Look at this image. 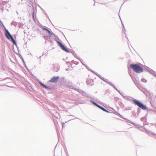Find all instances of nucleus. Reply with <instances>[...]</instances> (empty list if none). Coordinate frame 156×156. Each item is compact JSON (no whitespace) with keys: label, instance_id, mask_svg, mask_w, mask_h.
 Masks as SVG:
<instances>
[{"label":"nucleus","instance_id":"obj_1","mask_svg":"<svg viewBox=\"0 0 156 156\" xmlns=\"http://www.w3.org/2000/svg\"><path fill=\"white\" fill-rule=\"evenodd\" d=\"M123 98L124 99L130 101L132 103L134 104L135 105L138 106L140 108H141L143 110H146L148 109V108L146 105H144L141 102L138 100L129 96L123 95Z\"/></svg>","mask_w":156,"mask_h":156},{"label":"nucleus","instance_id":"obj_2","mask_svg":"<svg viewBox=\"0 0 156 156\" xmlns=\"http://www.w3.org/2000/svg\"><path fill=\"white\" fill-rule=\"evenodd\" d=\"M133 70L137 73H140L143 71L142 67L139 64H131L129 66Z\"/></svg>","mask_w":156,"mask_h":156},{"label":"nucleus","instance_id":"obj_3","mask_svg":"<svg viewBox=\"0 0 156 156\" xmlns=\"http://www.w3.org/2000/svg\"><path fill=\"white\" fill-rule=\"evenodd\" d=\"M57 43H58V46L61 48V49L65 52L68 53H72L74 57L77 58H78L77 56L76 53L73 52L72 51H69L67 48L63 45L62 43L57 41Z\"/></svg>","mask_w":156,"mask_h":156},{"label":"nucleus","instance_id":"obj_4","mask_svg":"<svg viewBox=\"0 0 156 156\" xmlns=\"http://www.w3.org/2000/svg\"><path fill=\"white\" fill-rule=\"evenodd\" d=\"M67 87L69 89H73L78 91V92H80V90L78 88L75 87V86L73 84L72 82H68L67 84Z\"/></svg>","mask_w":156,"mask_h":156},{"label":"nucleus","instance_id":"obj_5","mask_svg":"<svg viewBox=\"0 0 156 156\" xmlns=\"http://www.w3.org/2000/svg\"><path fill=\"white\" fill-rule=\"evenodd\" d=\"M5 37L9 40H12L13 38L11 34L8 30L5 29Z\"/></svg>","mask_w":156,"mask_h":156},{"label":"nucleus","instance_id":"obj_6","mask_svg":"<svg viewBox=\"0 0 156 156\" xmlns=\"http://www.w3.org/2000/svg\"><path fill=\"white\" fill-rule=\"evenodd\" d=\"M5 37L9 40H12L13 38L11 34L8 30L5 29Z\"/></svg>","mask_w":156,"mask_h":156},{"label":"nucleus","instance_id":"obj_7","mask_svg":"<svg viewBox=\"0 0 156 156\" xmlns=\"http://www.w3.org/2000/svg\"><path fill=\"white\" fill-rule=\"evenodd\" d=\"M38 83L40 85L43 87V88L47 89L48 90H52V88L50 86H46L43 83L40 81H38Z\"/></svg>","mask_w":156,"mask_h":156},{"label":"nucleus","instance_id":"obj_8","mask_svg":"<svg viewBox=\"0 0 156 156\" xmlns=\"http://www.w3.org/2000/svg\"><path fill=\"white\" fill-rule=\"evenodd\" d=\"M59 78V76H53L51 78V79L48 81L50 83H56L58 81Z\"/></svg>","mask_w":156,"mask_h":156},{"label":"nucleus","instance_id":"obj_9","mask_svg":"<svg viewBox=\"0 0 156 156\" xmlns=\"http://www.w3.org/2000/svg\"><path fill=\"white\" fill-rule=\"evenodd\" d=\"M42 30L43 31L47 32L48 34V35H49V38H50L51 37V35L53 34L54 35L55 34H53L51 32V31L47 28H43Z\"/></svg>","mask_w":156,"mask_h":156},{"label":"nucleus","instance_id":"obj_10","mask_svg":"<svg viewBox=\"0 0 156 156\" xmlns=\"http://www.w3.org/2000/svg\"><path fill=\"white\" fill-rule=\"evenodd\" d=\"M146 70H147L151 74H152L156 77V72H155L148 67H147Z\"/></svg>","mask_w":156,"mask_h":156},{"label":"nucleus","instance_id":"obj_11","mask_svg":"<svg viewBox=\"0 0 156 156\" xmlns=\"http://www.w3.org/2000/svg\"><path fill=\"white\" fill-rule=\"evenodd\" d=\"M98 107L105 112H107V113H111L110 112L107 111L106 109H105L104 107L100 106L99 105L98 106Z\"/></svg>","mask_w":156,"mask_h":156},{"label":"nucleus","instance_id":"obj_12","mask_svg":"<svg viewBox=\"0 0 156 156\" xmlns=\"http://www.w3.org/2000/svg\"><path fill=\"white\" fill-rule=\"evenodd\" d=\"M97 76L99 77L101 80L106 82L107 81V79H105L104 77H102L101 75L98 74H97Z\"/></svg>","mask_w":156,"mask_h":156},{"label":"nucleus","instance_id":"obj_13","mask_svg":"<svg viewBox=\"0 0 156 156\" xmlns=\"http://www.w3.org/2000/svg\"><path fill=\"white\" fill-rule=\"evenodd\" d=\"M82 92V94L83 96H86V97L89 98V97L88 96V95L85 92L82 91L81 90H80V92Z\"/></svg>","mask_w":156,"mask_h":156},{"label":"nucleus","instance_id":"obj_14","mask_svg":"<svg viewBox=\"0 0 156 156\" xmlns=\"http://www.w3.org/2000/svg\"><path fill=\"white\" fill-rule=\"evenodd\" d=\"M90 102L93 104H94V105H95L96 107H98L99 105H98V104H97L96 102H95L93 101L92 100H90Z\"/></svg>","mask_w":156,"mask_h":156},{"label":"nucleus","instance_id":"obj_15","mask_svg":"<svg viewBox=\"0 0 156 156\" xmlns=\"http://www.w3.org/2000/svg\"><path fill=\"white\" fill-rule=\"evenodd\" d=\"M31 8L32 9V17H33V18H34V6L32 5V7H31Z\"/></svg>","mask_w":156,"mask_h":156},{"label":"nucleus","instance_id":"obj_16","mask_svg":"<svg viewBox=\"0 0 156 156\" xmlns=\"http://www.w3.org/2000/svg\"><path fill=\"white\" fill-rule=\"evenodd\" d=\"M119 105L122 108L125 107L124 105L122 102H120L119 103Z\"/></svg>","mask_w":156,"mask_h":156},{"label":"nucleus","instance_id":"obj_17","mask_svg":"<svg viewBox=\"0 0 156 156\" xmlns=\"http://www.w3.org/2000/svg\"><path fill=\"white\" fill-rule=\"evenodd\" d=\"M106 83L109 85H110L112 87H113L114 86V84L112 83L111 82H108V81L106 82Z\"/></svg>","mask_w":156,"mask_h":156},{"label":"nucleus","instance_id":"obj_18","mask_svg":"<svg viewBox=\"0 0 156 156\" xmlns=\"http://www.w3.org/2000/svg\"><path fill=\"white\" fill-rule=\"evenodd\" d=\"M125 119L126 120L127 122H129V123H131L132 124H133L134 125H135V124L134 123H133V122L130 121L128 119H126V118Z\"/></svg>","mask_w":156,"mask_h":156},{"label":"nucleus","instance_id":"obj_19","mask_svg":"<svg viewBox=\"0 0 156 156\" xmlns=\"http://www.w3.org/2000/svg\"><path fill=\"white\" fill-rule=\"evenodd\" d=\"M90 71L91 72H92V73H93L94 74H95L97 76V74H98L96 72H95L94 71H93L92 69H91L90 70Z\"/></svg>","mask_w":156,"mask_h":156},{"label":"nucleus","instance_id":"obj_20","mask_svg":"<svg viewBox=\"0 0 156 156\" xmlns=\"http://www.w3.org/2000/svg\"><path fill=\"white\" fill-rule=\"evenodd\" d=\"M141 81L143 82L146 83L147 81V80L144 79L142 78L141 80Z\"/></svg>","mask_w":156,"mask_h":156},{"label":"nucleus","instance_id":"obj_21","mask_svg":"<svg viewBox=\"0 0 156 156\" xmlns=\"http://www.w3.org/2000/svg\"><path fill=\"white\" fill-rule=\"evenodd\" d=\"M19 57H20V58L22 59V60L23 62L24 61V60L22 56L20 54H19Z\"/></svg>","mask_w":156,"mask_h":156},{"label":"nucleus","instance_id":"obj_22","mask_svg":"<svg viewBox=\"0 0 156 156\" xmlns=\"http://www.w3.org/2000/svg\"><path fill=\"white\" fill-rule=\"evenodd\" d=\"M11 40L13 44L16 43V41L14 39V38H12Z\"/></svg>","mask_w":156,"mask_h":156},{"label":"nucleus","instance_id":"obj_23","mask_svg":"<svg viewBox=\"0 0 156 156\" xmlns=\"http://www.w3.org/2000/svg\"><path fill=\"white\" fill-rule=\"evenodd\" d=\"M11 24L12 25H14V26H16V23H15V22H12V23H11Z\"/></svg>","mask_w":156,"mask_h":156},{"label":"nucleus","instance_id":"obj_24","mask_svg":"<svg viewBox=\"0 0 156 156\" xmlns=\"http://www.w3.org/2000/svg\"><path fill=\"white\" fill-rule=\"evenodd\" d=\"M1 24H0V25H1V26H3V27L4 28V29H5H5H6V28H5V26L4 25L3 23H2Z\"/></svg>","mask_w":156,"mask_h":156},{"label":"nucleus","instance_id":"obj_25","mask_svg":"<svg viewBox=\"0 0 156 156\" xmlns=\"http://www.w3.org/2000/svg\"><path fill=\"white\" fill-rule=\"evenodd\" d=\"M86 68L89 70L90 71V70H91V69H90L89 68L88 66H87V65H85V66Z\"/></svg>","mask_w":156,"mask_h":156},{"label":"nucleus","instance_id":"obj_26","mask_svg":"<svg viewBox=\"0 0 156 156\" xmlns=\"http://www.w3.org/2000/svg\"><path fill=\"white\" fill-rule=\"evenodd\" d=\"M121 23H122V26L123 28V29H124V30H125V28L124 26V25L123 23L121 20Z\"/></svg>","mask_w":156,"mask_h":156},{"label":"nucleus","instance_id":"obj_27","mask_svg":"<svg viewBox=\"0 0 156 156\" xmlns=\"http://www.w3.org/2000/svg\"><path fill=\"white\" fill-rule=\"evenodd\" d=\"M118 114H119V115L120 117L121 118H123L124 119H125V118H123V116H122V115H121L120 114H119V113Z\"/></svg>","mask_w":156,"mask_h":156},{"label":"nucleus","instance_id":"obj_28","mask_svg":"<svg viewBox=\"0 0 156 156\" xmlns=\"http://www.w3.org/2000/svg\"><path fill=\"white\" fill-rule=\"evenodd\" d=\"M140 112V109L139 108H138L137 111V112H138V113H139Z\"/></svg>","mask_w":156,"mask_h":156},{"label":"nucleus","instance_id":"obj_29","mask_svg":"<svg viewBox=\"0 0 156 156\" xmlns=\"http://www.w3.org/2000/svg\"><path fill=\"white\" fill-rule=\"evenodd\" d=\"M77 59H79L81 62H82V60L80 58L78 57Z\"/></svg>","mask_w":156,"mask_h":156},{"label":"nucleus","instance_id":"obj_30","mask_svg":"<svg viewBox=\"0 0 156 156\" xmlns=\"http://www.w3.org/2000/svg\"><path fill=\"white\" fill-rule=\"evenodd\" d=\"M65 125V123L64 122H62V128H63V127Z\"/></svg>","mask_w":156,"mask_h":156},{"label":"nucleus","instance_id":"obj_31","mask_svg":"<svg viewBox=\"0 0 156 156\" xmlns=\"http://www.w3.org/2000/svg\"><path fill=\"white\" fill-rule=\"evenodd\" d=\"M44 39H47L48 38V37H46L45 36H44Z\"/></svg>","mask_w":156,"mask_h":156},{"label":"nucleus","instance_id":"obj_32","mask_svg":"<svg viewBox=\"0 0 156 156\" xmlns=\"http://www.w3.org/2000/svg\"><path fill=\"white\" fill-rule=\"evenodd\" d=\"M122 93H123V92H122V93L120 92L119 94L123 97V95H124L122 94Z\"/></svg>","mask_w":156,"mask_h":156},{"label":"nucleus","instance_id":"obj_33","mask_svg":"<svg viewBox=\"0 0 156 156\" xmlns=\"http://www.w3.org/2000/svg\"><path fill=\"white\" fill-rule=\"evenodd\" d=\"M14 44L16 45V46L17 47V48L18 49V47H17V44L16 42V43H15Z\"/></svg>","mask_w":156,"mask_h":156},{"label":"nucleus","instance_id":"obj_34","mask_svg":"<svg viewBox=\"0 0 156 156\" xmlns=\"http://www.w3.org/2000/svg\"><path fill=\"white\" fill-rule=\"evenodd\" d=\"M113 87L114 88V89L115 90H117V88L115 87V86H114Z\"/></svg>","mask_w":156,"mask_h":156},{"label":"nucleus","instance_id":"obj_35","mask_svg":"<svg viewBox=\"0 0 156 156\" xmlns=\"http://www.w3.org/2000/svg\"><path fill=\"white\" fill-rule=\"evenodd\" d=\"M81 63L83 65H84V66H85V65H85L84 64L83 62H81Z\"/></svg>","mask_w":156,"mask_h":156},{"label":"nucleus","instance_id":"obj_36","mask_svg":"<svg viewBox=\"0 0 156 156\" xmlns=\"http://www.w3.org/2000/svg\"><path fill=\"white\" fill-rule=\"evenodd\" d=\"M23 62V63H24V65L25 66H26V63H25V61H24V62Z\"/></svg>","mask_w":156,"mask_h":156},{"label":"nucleus","instance_id":"obj_37","mask_svg":"<svg viewBox=\"0 0 156 156\" xmlns=\"http://www.w3.org/2000/svg\"><path fill=\"white\" fill-rule=\"evenodd\" d=\"M25 67H26V69H27V70H28V68L27 67V66H25Z\"/></svg>","mask_w":156,"mask_h":156},{"label":"nucleus","instance_id":"obj_38","mask_svg":"<svg viewBox=\"0 0 156 156\" xmlns=\"http://www.w3.org/2000/svg\"><path fill=\"white\" fill-rule=\"evenodd\" d=\"M70 63V62H66L67 64Z\"/></svg>","mask_w":156,"mask_h":156},{"label":"nucleus","instance_id":"obj_39","mask_svg":"<svg viewBox=\"0 0 156 156\" xmlns=\"http://www.w3.org/2000/svg\"><path fill=\"white\" fill-rule=\"evenodd\" d=\"M69 116H72L73 117H74V116L73 115H69Z\"/></svg>","mask_w":156,"mask_h":156},{"label":"nucleus","instance_id":"obj_40","mask_svg":"<svg viewBox=\"0 0 156 156\" xmlns=\"http://www.w3.org/2000/svg\"><path fill=\"white\" fill-rule=\"evenodd\" d=\"M144 119V118H141V120H142V119Z\"/></svg>","mask_w":156,"mask_h":156},{"label":"nucleus","instance_id":"obj_41","mask_svg":"<svg viewBox=\"0 0 156 156\" xmlns=\"http://www.w3.org/2000/svg\"><path fill=\"white\" fill-rule=\"evenodd\" d=\"M0 23H1L2 22L1 21V20H0Z\"/></svg>","mask_w":156,"mask_h":156},{"label":"nucleus","instance_id":"obj_42","mask_svg":"<svg viewBox=\"0 0 156 156\" xmlns=\"http://www.w3.org/2000/svg\"><path fill=\"white\" fill-rule=\"evenodd\" d=\"M118 92H119V93H120L121 92L119 90V91H118Z\"/></svg>","mask_w":156,"mask_h":156},{"label":"nucleus","instance_id":"obj_43","mask_svg":"<svg viewBox=\"0 0 156 156\" xmlns=\"http://www.w3.org/2000/svg\"><path fill=\"white\" fill-rule=\"evenodd\" d=\"M117 92L119 91V90L117 89V90H116Z\"/></svg>","mask_w":156,"mask_h":156},{"label":"nucleus","instance_id":"obj_44","mask_svg":"<svg viewBox=\"0 0 156 156\" xmlns=\"http://www.w3.org/2000/svg\"><path fill=\"white\" fill-rule=\"evenodd\" d=\"M16 13H17V14H18V12L17 11H16Z\"/></svg>","mask_w":156,"mask_h":156},{"label":"nucleus","instance_id":"obj_45","mask_svg":"<svg viewBox=\"0 0 156 156\" xmlns=\"http://www.w3.org/2000/svg\"><path fill=\"white\" fill-rule=\"evenodd\" d=\"M155 113L156 114V111H155Z\"/></svg>","mask_w":156,"mask_h":156},{"label":"nucleus","instance_id":"obj_46","mask_svg":"<svg viewBox=\"0 0 156 156\" xmlns=\"http://www.w3.org/2000/svg\"><path fill=\"white\" fill-rule=\"evenodd\" d=\"M41 56L39 57V58H41Z\"/></svg>","mask_w":156,"mask_h":156},{"label":"nucleus","instance_id":"obj_47","mask_svg":"<svg viewBox=\"0 0 156 156\" xmlns=\"http://www.w3.org/2000/svg\"><path fill=\"white\" fill-rule=\"evenodd\" d=\"M44 14H46V15H47V14H46L45 13V12H44Z\"/></svg>","mask_w":156,"mask_h":156},{"label":"nucleus","instance_id":"obj_48","mask_svg":"<svg viewBox=\"0 0 156 156\" xmlns=\"http://www.w3.org/2000/svg\"><path fill=\"white\" fill-rule=\"evenodd\" d=\"M72 61L73 62L74 61L73 60H72Z\"/></svg>","mask_w":156,"mask_h":156},{"label":"nucleus","instance_id":"obj_49","mask_svg":"<svg viewBox=\"0 0 156 156\" xmlns=\"http://www.w3.org/2000/svg\"><path fill=\"white\" fill-rule=\"evenodd\" d=\"M155 136H156V134H155Z\"/></svg>","mask_w":156,"mask_h":156}]
</instances>
